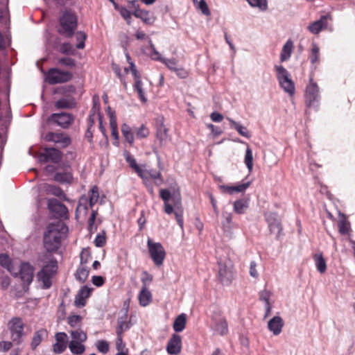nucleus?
Wrapping results in <instances>:
<instances>
[{"instance_id": "f257e3e1", "label": "nucleus", "mask_w": 355, "mask_h": 355, "mask_svg": "<svg viewBox=\"0 0 355 355\" xmlns=\"http://www.w3.org/2000/svg\"><path fill=\"white\" fill-rule=\"evenodd\" d=\"M68 230L62 223H51L44 234V247L49 252H56L60 246L62 234Z\"/></svg>"}, {"instance_id": "f03ea898", "label": "nucleus", "mask_w": 355, "mask_h": 355, "mask_svg": "<svg viewBox=\"0 0 355 355\" xmlns=\"http://www.w3.org/2000/svg\"><path fill=\"white\" fill-rule=\"evenodd\" d=\"M60 33L68 37H71L77 27V17L73 12L66 10L60 19Z\"/></svg>"}, {"instance_id": "7ed1b4c3", "label": "nucleus", "mask_w": 355, "mask_h": 355, "mask_svg": "<svg viewBox=\"0 0 355 355\" xmlns=\"http://www.w3.org/2000/svg\"><path fill=\"white\" fill-rule=\"evenodd\" d=\"M276 76L281 87L290 95L295 93V85L290 73L282 65H275Z\"/></svg>"}, {"instance_id": "20e7f679", "label": "nucleus", "mask_w": 355, "mask_h": 355, "mask_svg": "<svg viewBox=\"0 0 355 355\" xmlns=\"http://www.w3.org/2000/svg\"><path fill=\"white\" fill-rule=\"evenodd\" d=\"M58 269L57 261L51 259L49 261L43 266L40 271L37 272V278L43 283L44 288H49L51 286V278L56 272Z\"/></svg>"}, {"instance_id": "39448f33", "label": "nucleus", "mask_w": 355, "mask_h": 355, "mask_svg": "<svg viewBox=\"0 0 355 355\" xmlns=\"http://www.w3.org/2000/svg\"><path fill=\"white\" fill-rule=\"evenodd\" d=\"M73 77L71 72L51 68L46 73L45 80L50 85H55L69 81Z\"/></svg>"}, {"instance_id": "423d86ee", "label": "nucleus", "mask_w": 355, "mask_h": 355, "mask_svg": "<svg viewBox=\"0 0 355 355\" xmlns=\"http://www.w3.org/2000/svg\"><path fill=\"white\" fill-rule=\"evenodd\" d=\"M147 246L154 263L158 267L161 266L166 257V252L162 245L158 242H153L150 239H148Z\"/></svg>"}, {"instance_id": "0eeeda50", "label": "nucleus", "mask_w": 355, "mask_h": 355, "mask_svg": "<svg viewBox=\"0 0 355 355\" xmlns=\"http://www.w3.org/2000/svg\"><path fill=\"white\" fill-rule=\"evenodd\" d=\"M8 328L11 334V339L17 345L22 342L24 336V324L21 318L19 317L12 318L8 323Z\"/></svg>"}, {"instance_id": "6e6552de", "label": "nucleus", "mask_w": 355, "mask_h": 355, "mask_svg": "<svg viewBox=\"0 0 355 355\" xmlns=\"http://www.w3.org/2000/svg\"><path fill=\"white\" fill-rule=\"evenodd\" d=\"M75 117L73 114L61 112L53 113L51 114L48 119V122H53L62 128H68L74 121Z\"/></svg>"}, {"instance_id": "1a4fd4ad", "label": "nucleus", "mask_w": 355, "mask_h": 355, "mask_svg": "<svg viewBox=\"0 0 355 355\" xmlns=\"http://www.w3.org/2000/svg\"><path fill=\"white\" fill-rule=\"evenodd\" d=\"M19 276L23 282V288L25 291L28 289L34 277V268L27 262L21 263L20 265Z\"/></svg>"}, {"instance_id": "9d476101", "label": "nucleus", "mask_w": 355, "mask_h": 355, "mask_svg": "<svg viewBox=\"0 0 355 355\" xmlns=\"http://www.w3.org/2000/svg\"><path fill=\"white\" fill-rule=\"evenodd\" d=\"M310 83L306 89V103L308 107L317 105L319 101V88L315 83L313 82V78L310 77Z\"/></svg>"}, {"instance_id": "9b49d317", "label": "nucleus", "mask_w": 355, "mask_h": 355, "mask_svg": "<svg viewBox=\"0 0 355 355\" xmlns=\"http://www.w3.org/2000/svg\"><path fill=\"white\" fill-rule=\"evenodd\" d=\"M265 216L270 233L275 234L279 237L282 231L281 218L276 213L272 212L266 214Z\"/></svg>"}, {"instance_id": "f8f14e48", "label": "nucleus", "mask_w": 355, "mask_h": 355, "mask_svg": "<svg viewBox=\"0 0 355 355\" xmlns=\"http://www.w3.org/2000/svg\"><path fill=\"white\" fill-rule=\"evenodd\" d=\"M44 139L46 141L58 144L62 148H65L71 144L70 137L64 133L49 132L44 135Z\"/></svg>"}, {"instance_id": "ddd939ff", "label": "nucleus", "mask_w": 355, "mask_h": 355, "mask_svg": "<svg viewBox=\"0 0 355 355\" xmlns=\"http://www.w3.org/2000/svg\"><path fill=\"white\" fill-rule=\"evenodd\" d=\"M218 277L223 284L228 285L233 279V273L230 263H227L218 261Z\"/></svg>"}, {"instance_id": "4468645a", "label": "nucleus", "mask_w": 355, "mask_h": 355, "mask_svg": "<svg viewBox=\"0 0 355 355\" xmlns=\"http://www.w3.org/2000/svg\"><path fill=\"white\" fill-rule=\"evenodd\" d=\"M48 208L54 213L58 218H67L68 209L67 207L55 198L48 200Z\"/></svg>"}, {"instance_id": "2eb2a0df", "label": "nucleus", "mask_w": 355, "mask_h": 355, "mask_svg": "<svg viewBox=\"0 0 355 355\" xmlns=\"http://www.w3.org/2000/svg\"><path fill=\"white\" fill-rule=\"evenodd\" d=\"M211 320V326L216 334L220 336H224L227 334V322L224 317L220 315H216L212 317Z\"/></svg>"}, {"instance_id": "dca6fc26", "label": "nucleus", "mask_w": 355, "mask_h": 355, "mask_svg": "<svg viewBox=\"0 0 355 355\" xmlns=\"http://www.w3.org/2000/svg\"><path fill=\"white\" fill-rule=\"evenodd\" d=\"M56 343L53 345V350L60 354L65 351L68 343V336L64 332H58L55 335Z\"/></svg>"}, {"instance_id": "f3484780", "label": "nucleus", "mask_w": 355, "mask_h": 355, "mask_svg": "<svg viewBox=\"0 0 355 355\" xmlns=\"http://www.w3.org/2000/svg\"><path fill=\"white\" fill-rule=\"evenodd\" d=\"M182 349L181 336L178 334H173L166 345V351L171 355H178Z\"/></svg>"}, {"instance_id": "a211bd4d", "label": "nucleus", "mask_w": 355, "mask_h": 355, "mask_svg": "<svg viewBox=\"0 0 355 355\" xmlns=\"http://www.w3.org/2000/svg\"><path fill=\"white\" fill-rule=\"evenodd\" d=\"M160 198L165 202H168L169 200L171 199L175 209H178L181 205V198L180 193H175L173 191V193L171 194V191L169 189H163L160 190Z\"/></svg>"}, {"instance_id": "6ab92c4d", "label": "nucleus", "mask_w": 355, "mask_h": 355, "mask_svg": "<svg viewBox=\"0 0 355 355\" xmlns=\"http://www.w3.org/2000/svg\"><path fill=\"white\" fill-rule=\"evenodd\" d=\"M62 158V153L54 148H45L44 153L40 157L41 161H51L53 163H58Z\"/></svg>"}, {"instance_id": "aec40b11", "label": "nucleus", "mask_w": 355, "mask_h": 355, "mask_svg": "<svg viewBox=\"0 0 355 355\" xmlns=\"http://www.w3.org/2000/svg\"><path fill=\"white\" fill-rule=\"evenodd\" d=\"M163 62L171 70L174 71L180 78H185L188 76V72L182 67H178L175 59L163 60Z\"/></svg>"}, {"instance_id": "412c9836", "label": "nucleus", "mask_w": 355, "mask_h": 355, "mask_svg": "<svg viewBox=\"0 0 355 355\" xmlns=\"http://www.w3.org/2000/svg\"><path fill=\"white\" fill-rule=\"evenodd\" d=\"M284 326V321L279 316H274L268 322V329L272 332L275 336L280 334Z\"/></svg>"}, {"instance_id": "4be33fe9", "label": "nucleus", "mask_w": 355, "mask_h": 355, "mask_svg": "<svg viewBox=\"0 0 355 355\" xmlns=\"http://www.w3.org/2000/svg\"><path fill=\"white\" fill-rule=\"evenodd\" d=\"M328 15H322L319 20L311 23L308 27V30L313 34H318L321 30L327 25Z\"/></svg>"}, {"instance_id": "5701e85b", "label": "nucleus", "mask_w": 355, "mask_h": 355, "mask_svg": "<svg viewBox=\"0 0 355 355\" xmlns=\"http://www.w3.org/2000/svg\"><path fill=\"white\" fill-rule=\"evenodd\" d=\"M133 15L137 18L141 19L145 24L149 25L153 24L156 19L153 14L150 13L149 11L141 9L135 10Z\"/></svg>"}, {"instance_id": "b1692460", "label": "nucleus", "mask_w": 355, "mask_h": 355, "mask_svg": "<svg viewBox=\"0 0 355 355\" xmlns=\"http://www.w3.org/2000/svg\"><path fill=\"white\" fill-rule=\"evenodd\" d=\"M75 105V99L71 96L62 97L55 103V107L58 109H69L73 107Z\"/></svg>"}, {"instance_id": "393cba45", "label": "nucleus", "mask_w": 355, "mask_h": 355, "mask_svg": "<svg viewBox=\"0 0 355 355\" xmlns=\"http://www.w3.org/2000/svg\"><path fill=\"white\" fill-rule=\"evenodd\" d=\"M250 185V182H248L243 184H240L236 186L220 185L219 187L223 192H227L230 194H232L234 192L245 191L249 187Z\"/></svg>"}, {"instance_id": "a878e982", "label": "nucleus", "mask_w": 355, "mask_h": 355, "mask_svg": "<svg viewBox=\"0 0 355 355\" xmlns=\"http://www.w3.org/2000/svg\"><path fill=\"white\" fill-rule=\"evenodd\" d=\"M128 317V309L125 310L123 315L120 316L117 320V327L116 329V334H121L124 331L130 329L131 324L130 322H127L126 319Z\"/></svg>"}, {"instance_id": "bb28decb", "label": "nucleus", "mask_w": 355, "mask_h": 355, "mask_svg": "<svg viewBox=\"0 0 355 355\" xmlns=\"http://www.w3.org/2000/svg\"><path fill=\"white\" fill-rule=\"evenodd\" d=\"M156 135L161 145L164 144L168 139V128L164 125L163 119L160 121V123L157 126Z\"/></svg>"}, {"instance_id": "cd10ccee", "label": "nucleus", "mask_w": 355, "mask_h": 355, "mask_svg": "<svg viewBox=\"0 0 355 355\" xmlns=\"http://www.w3.org/2000/svg\"><path fill=\"white\" fill-rule=\"evenodd\" d=\"M151 300V293L148 290L146 285H143L139 295V300L140 304L143 306H146L150 304Z\"/></svg>"}, {"instance_id": "c85d7f7f", "label": "nucleus", "mask_w": 355, "mask_h": 355, "mask_svg": "<svg viewBox=\"0 0 355 355\" xmlns=\"http://www.w3.org/2000/svg\"><path fill=\"white\" fill-rule=\"evenodd\" d=\"M70 352L74 355H82L85 351V346L83 342L71 340L68 345Z\"/></svg>"}, {"instance_id": "c756f323", "label": "nucleus", "mask_w": 355, "mask_h": 355, "mask_svg": "<svg viewBox=\"0 0 355 355\" xmlns=\"http://www.w3.org/2000/svg\"><path fill=\"white\" fill-rule=\"evenodd\" d=\"M48 334V332L44 329H40L37 330L33 337L32 341H31V348L32 349H35L36 347L41 343L43 338L44 337H46Z\"/></svg>"}, {"instance_id": "7c9ffc66", "label": "nucleus", "mask_w": 355, "mask_h": 355, "mask_svg": "<svg viewBox=\"0 0 355 355\" xmlns=\"http://www.w3.org/2000/svg\"><path fill=\"white\" fill-rule=\"evenodd\" d=\"M293 49V43L291 40H288L286 44L283 46L280 53L281 62H285L288 60L292 53Z\"/></svg>"}, {"instance_id": "2f4dec72", "label": "nucleus", "mask_w": 355, "mask_h": 355, "mask_svg": "<svg viewBox=\"0 0 355 355\" xmlns=\"http://www.w3.org/2000/svg\"><path fill=\"white\" fill-rule=\"evenodd\" d=\"M187 318L184 313L179 315L173 322V329L175 332L182 331L186 326Z\"/></svg>"}, {"instance_id": "473e14b6", "label": "nucleus", "mask_w": 355, "mask_h": 355, "mask_svg": "<svg viewBox=\"0 0 355 355\" xmlns=\"http://www.w3.org/2000/svg\"><path fill=\"white\" fill-rule=\"evenodd\" d=\"M313 259L318 271L322 274L325 272L327 270V264L322 254H315L313 257Z\"/></svg>"}, {"instance_id": "72a5a7b5", "label": "nucleus", "mask_w": 355, "mask_h": 355, "mask_svg": "<svg viewBox=\"0 0 355 355\" xmlns=\"http://www.w3.org/2000/svg\"><path fill=\"white\" fill-rule=\"evenodd\" d=\"M227 119L229 121L231 126L233 127L235 130H236L239 135L246 138H249L250 137L248 130L245 126L241 125L240 123H237L236 121H234L230 118H227Z\"/></svg>"}, {"instance_id": "f704fd0d", "label": "nucleus", "mask_w": 355, "mask_h": 355, "mask_svg": "<svg viewBox=\"0 0 355 355\" xmlns=\"http://www.w3.org/2000/svg\"><path fill=\"white\" fill-rule=\"evenodd\" d=\"M70 335L71 340H76V342L85 343L87 339V334L80 329L71 331Z\"/></svg>"}, {"instance_id": "c9c22d12", "label": "nucleus", "mask_w": 355, "mask_h": 355, "mask_svg": "<svg viewBox=\"0 0 355 355\" xmlns=\"http://www.w3.org/2000/svg\"><path fill=\"white\" fill-rule=\"evenodd\" d=\"M248 207V200L240 199L234 202V211L239 214L244 213L245 210Z\"/></svg>"}, {"instance_id": "e433bc0d", "label": "nucleus", "mask_w": 355, "mask_h": 355, "mask_svg": "<svg viewBox=\"0 0 355 355\" xmlns=\"http://www.w3.org/2000/svg\"><path fill=\"white\" fill-rule=\"evenodd\" d=\"M89 275V270L87 267L80 266L78 268L76 272V278L78 279L80 283H84Z\"/></svg>"}, {"instance_id": "4c0bfd02", "label": "nucleus", "mask_w": 355, "mask_h": 355, "mask_svg": "<svg viewBox=\"0 0 355 355\" xmlns=\"http://www.w3.org/2000/svg\"><path fill=\"white\" fill-rule=\"evenodd\" d=\"M121 132L126 141L130 144H132L134 142V136L132 132L131 128L125 123H123L121 126Z\"/></svg>"}, {"instance_id": "58836bf2", "label": "nucleus", "mask_w": 355, "mask_h": 355, "mask_svg": "<svg viewBox=\"0 0 355 355\" xmlns=\"http://www.w3.org/2000/svg\"><path fill=\"white\" fill-rule=\"evenodd\" d=\"M250 6L258 8L260 11H266L268 9L267 0H246Z\"/></svg>"}, {"instance_id": "ea45409f", "label": "nucleus", "mask_w": 355, "mask_h": 355, "mask_svg": "<svg viewBox=\"0 0 355 355\" xmlns=\"http://www.w3.org/2000/svg\"><path fill=\"white\" fill-rule=\"evenodd\" d=\"M223 221L222 222L223 227L225 232H229L232 230V216L231 213L223 211L222 214Z\"/></svg>"}, {"instance_id": "a19ab883", "label": "nucleus", "mask_w": 355, "mask_h": 355, "mask_svg": "<svg viewBox=\"0 0 355 355\" xmlns=\"http://www.w3.org/2000/svg\"><path fill=\"white\" fill-rule=\"evenodd\" d=\"M0 265L10 272H12V264L11 259L6 254H0Z\"/></svg>"}, {"instance_id": "79ce46f5", "label": "nucleus", "mask_w": 355, "mask_h": 355, "mask_svg": "<svg viewBox=\"0 0 355 355\" xmlns=\"http://www.w3.org/2000/svg\"><path fill=\"white\" fill-rule=\"evenodd\" d=\"M54 179L60 183H69L72 180V175L70 173L67 172L57 173L54 176Z\"/></svg>"}, {"instance_id": "37998d69", "label": "nucleus", "mask_w": 355, "mask_h": 355, "mask_svg": "<svg viewBox=\"0 0 355 355\" xmlns=\"http://www.w3.org/2000/svg\"><path fill=\"white\" fill-rule=\"evenodd\" d=\"M126 161L129 163L130 166L135 169L137 173L143 179L146 178L144 171L141 169L139 165L137 164L136 160L130 156H128L126 158Z\"/></svg>"}, {"instance_id": "c03bdc74", "label": "nucleus", "mask_w": 355, "mask_h": 355, "mask_svg": "<svg viewBox=\"0 0 355 355\" xmlns=\"http://www.w3.org/2000/svg\"><path fill=\"white\" fill-rule=\"evenodd\" d=\"M134 89L137 91L139 98L143 103H146L147 99L144 95V92L143 89V83L141 80L135 81L133 85Z\"/></svg>"}, {"instance_id": "a18cd8bd", "label": "nucleus", "mask_w": 355, "mask_h": 355, "mask_svg": "<svg viewBox=\"0 0 355 355\" xmlns=\"http://www.w3.org/2000/svg\"><path fill=\"white\" fill-rule=\"evenodd\" d=\"M245 164L250 173L253 168V155L252 151L250 148H247L245 155Z\"/></svg>"}, {"instance_id": "49530a36", "label": "nucleus", "mask_w": 355, "mask_h": 355, "mask_svg": "<svg viewBox=\"0 0 355 355\" xmlns=\"http://www.w3.org/2000/svg\"><path fill=\"white\" fill-rule=\"evenodd\" d=\"M338 229L339 232L341 234H348L350 231V225L349 223L347 220L345 218L340 220L338 222Z\"/></svg>"}, {"instance_id": "de8ad7c7", "label": "nucleus", "mask_w": 355, "mask_h": 355, "mask_svg": "<svg viewBox=\"0 0 355 355\" xmlns=\"http://www.w3.org/2000/svg\"><path fill=\"white\" fill-rule=\"evenodd\" d=\"M99 198L98 189L96 186H94L90 190L89 206L92 207L98 201Z\"/></svg>"}, {"instance_id": "09e8293b", "label": "nucleus", "mask_w": 355, "mask_h": 355, "mask_svg": "<svg viewBox=\"0 0 355 355\" xmlns=\"http://www.w3.org/2000/svg\"><path fill=\"white\" fill-rule=\"evenodd\" d=\"M46 191L55 196L64 198V199H66V196L63 191L58 187L53 185H48Z\"/></svg>"}, {"instance_id": "8fccbe9b", "label": "nucleus", "mask_w": 355, "mask_h": 355, "mask_svg": "<svg viewBox=\"0 0 355 355\" xmlns=\"http://www.w3.org/2000/svg\"><path fill=\"white\" fill-rule=\"evenodd\" d=\"M115 8L117 9L121 17L126 21L128 24H130L131 14L130 11L124 7H118L116 3L114 4Z\"/></svg>"}, {"instance_id": "3c124183", "label": "nucleus", "mask_w": 355, "mask_h": 355, "mask_svg": "<svg viewBox=\"0 0 355 355\" xmlns=\"http://www.w3.org/2000/svg\"><path fill=\"white\" fill-rule=\"evenodd\" d=\"M96 346L98 350L103 354L107 353L110 349L108 342L104 340H98L96 343Z\"/></svg>"}, {"instance_id": "603ef678", "label": "nucleus", "mask_w": 355, "mask_h": 355, "mask_svg": "<svg viewBox=\"0 0 355 355\" xmlns=\"http://www.w3.org/2000/svg\"><path fill=\"white\" fill-rule=\"evenodd\" d=\"M81 320H82V318L78 315H71V316L68 317V318H67L68 324L71 327H76L79 326Z\"/></svg>"}, {"instance_id": "864d4df0", "label": "nucleus", "mask_w": 355, "mask_h": 355, "mask_svg": "<svg viewBox=\"0 0 355 355\" xmlns=\"http://www.w3.org/2000/svg\"><path fill=\"white\" fill-rule=\"evenodd\" d=\"M319 47L315 44H312L311 54L310 55L311 62L315 63L318 60Z\"/></svg>"}, {"instance_id": "5fc2aeb1", "label": "nucleus", "mask_w": 355, "mask_h": 355, "mask_svg": "<svg viewBox=\"0 0 355 355\" xmlns=\"http://www.w3.org/2000/svg\"><path fill=\"white\" fill-rule=\"evenodd\" d=\"M197 8L199 9L202 13L206 16L210 15V10L205 0H200L197 5Z\"/></svg>"}, {"instance_id": "6e6d98bb", "label": "nucleus", "mask_w": 355, "mask_h": 355, "mask_svg": "<svg viewBox=\"0 0 355 355\" xmlns=\"http://www.w3.org/2000/svg\"><path fill=\"white\" fill-rule=\"evenodd\" d=\"M76 38L78 42L76 44V48L78 49H83L85 47V40L86 39V35L83 32H78L76 33Z\"/></svg>"}, {"instance_id": "4d7b16f0", "label": "nucleus", "mask_w": 355, "mask_h": 355, "mask_svg": "<svg viewBox=\"0 0 355 355\" xmlns=\"http://www.w3.org/2000/svg\"><path fill=\"white\" fill-rule=\"evenodd\" d=\"M148 135L149 130L144 125H141L136 131L137 137L139 139L146 138Z\"/></svg>"}, {"instance_id": "13d9d810", "label": "nucleus", "mask_w": 355, "mask_h": 355, "mask_svg": "<svg viewBox=\"0 0 355 355\" xmlns=\"http://www.w3.org/2000/svg\"><path fill=\"white\" fill-rule=\"evenodd\" d=\"M270 296L271 293L267 290H263L259 293V299L264 302L265 304H271L270 302Z\"/></svg>"}, {"instance_id": "bf43d9fd", "label": "nucleus", "mask_w": 355, "mask_h": 355, "mask_svg": "<svg viewBox=\"0 0 355 355\" xmlns=\"http://www.w3.org/2000/svg\"><path fill=\"white\" fill-rule=\"evenodd\" d=\"M106 242L105 233L103 232L102 234H98L94 240V243L96 247H103Z\"/></svg>"}, {"instance_id": "052dcab7", "label": "nucleus", "mask_w": 355, "mask_h": 355, "mask_svg": "<svg viewBox=\"0 0 355 355\" xmlns=\"http://www.w3.org/2000/svg\"><path fill=\"white\" fill-rule=\"evenodd\" d=\"M60 52L64 54H73L74 49L69 43H64L60 47Z\"/></svg>"}, {"instance_id": "680f3d73", "label": "nucleus", "mask_w": 355, "mask_h": 355, "mask_svg": "<svg viewBox=\"0 0 355 355\" xmlns=\"http://www.w3.org/2000/svg\"><path fill=\"white\" fill-rule=\"evenodd\" d=\"M58 63L63 66L73 67L75 66V60L71 58L64 57L58 60Z\"/></svg>"}, {"instance_id": "e2e57ef3", "label": "nucleus", "mask_w": 355, "mask_h": 355, "mask_svg": "<svg viewBox=\"0 0 355 355\" xmlns=\"http://www.w3.org/2000/svg\"><path fill=\"white\" fill-rule=\"evenodd\" d=\"M117 338L116 340V348L118 352H125V344L123 341L122 335L116 334Z\"/></svg>"}, {"instance_id": "0e129e2a", "label": "nucleus", "mask_w": 355, "mask_h": 355, "mask_svg": "<svg viewBox=\"0 0 355 355\" xmlns=\"http://www.w3.org/2000/svg\"><path fill=\"white\" fill-rule=\"evenodd\" d=\"M74 304L77 307H83L85 305V298L78 293L74 300Z\"/></svg>"}, {"instance_id": "69168bd1", "label": "nucleus", "mask_w": 355, "mask_h": 355, "mask_svg": "<svg viewBox=\"0 0 355 355\" xmlns=\"http://www.w3.org/2000/svg\"><path fill=\"white\" fill-rule=\"evenodd\" d=\"M97 212L96 211L93 210L92 213L89 218V230L90 232L92 231L93 227H94V230L96 229V227H94V222L96 217Z\"/></svg>"}, {"instance_id": "338daca9", "label": "nucleus", "mask_w": 355, "mask_h": 355, "mask_svg": "<svg viewBox=\"0 0 355 355\" xmlns=\"http://www.w3.org/2000/svg\"><path fill=\"white\" fill-rule=\"evenodd\" d=\"M12 347V343L10 341H1L0 342V351L7 352Z\"/></svg>"}, {"instance_id": "774afa93", "label": "nucleus", "mask_w": 355, "mask_h": 355, "mask_svg": "<svg viewBox=\"0 0 355 355\" xmlns=\"http://www.w3.org/2000/svg\"><path fill=\"white\" fill-rule=\"evenodd\" d=\"M10 284V279L8 276H2L1 278V287L3 290H6Z\"/></svg>"}]
</instances>
